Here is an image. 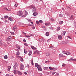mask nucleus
Here are the masks:
<instances>
[{"label":"nucleus","mask_w":76,"mask_h":76,"mask_svg":"<svg viewBox=\"0 0 76 76\" xmlns=\"http://www.w3.org/2000/svg\"><path fill=\"white\" fill-rule=\"evenodd\" d=\"M64 42L63 43V44H67V43L66 42V41H64Z\"/></svg>","instance_id":"obj_35"},{"label":"nucleus","mask_w":76,"mask_h":76,"mask_svg":"<svg viewBox=\"0 0 76 76\" xmlns=\"http://www.w3.org/2000/svg\"><path fill=\"white\" fill-rule=\"evenodd\" d=\"M26 67H28V68H29V66L28 65V64H27L26 66Z\"/></svg>","instance_id":"obj_49"},{"label":"nucleus","mask_w":76,"mask_h":76,"mask_svg":"<svg viewBox=\"0 0 76 76\" xmlns=\"http://www.w3.org/2000/svg\"><path fill=\"white\" fill-rule=\"evenodd\" d=\"M31 47L32 50H37V48H35L34 46H31Z\"/></svg>","instance_id":"obj_10"},{"label":"nucleus","mask_w":76,"mask_h":76,"mask_svg":"<svg viewBox=\"0 0 76 76\" xmlns=\"http://www.w3.org/2000/svg\"><path fill=\"white\" fill-rule=\"evenodd\" d=\"M18 75H22V72H21L18 71Z\"/></svg>","instance_id":"obj_19"},{"label":"nucleus","mask_w":76,"mask_h":76,"mask_svg":"<svg viewBox=\"0 0 76 76\" xmlns=\"http://www.w3.org/2000/svg\"><path fill=\"white\" fill-rule=\"evenodd\" d=\"M5 76H9V74H6Z\"/></svg>","instance_id":"obj_58"},{"label":"nucleus","mask_w":76,"mask_h":76,"mask_svg":"<svg viewBox=\"0 0 76 76\" xmlns=\"http://www.w3.org/2000/svg\"><path fill=\"white\" fill-rule=\"evenodd\" d=\"M2 45V44L1 43V42H0V45Z\"/></svg>","instance_id":"obj_57"},{"label":"nucleus","mask_w":76,"mask_h":76,"mask_svg":"<svg viewBox=\"0 0 76 76\" xmlns=\"http://www.w3.org/2000/svg\"><path fill=\"white\" fill-rule=\"evenodd\" d=\"M25 45H26V46H28V44L26 43H25L24 44Z\"/></svg>","instance_id":"obj_42"},{"label":"nucleus","mask_w":76,"mask_h":76,"mask_svg":"<svg viewBox=\"0 0 76 76\" xmlns=\"http://www.w3.org/2000/svg\"><path fill=\"white\" fill-rule=\"evenodd\" d=\"M24 53L25 54H27V51H26V50L24 49Z\"/></svg>","instance_id":"obj_27"},{"label":"nucleus","mask_w":76,"mask_h":76,"mask_svg":"<svg viewBox=\"0 0 76 76\" xmlns=\"http://www.w3.org/2000/svg\"><path fill=\"white\" fill-rule=\"evenodd\" d=\"M13 72L14 74H17V72H16V70H14Z\"/></svg>","instance_id":"obj_28"},{"label":"nucleus","mask_w":76,"mask_h":76,"mask_svg":"<svg viewBox=\"0 0 76 76\" xmlns=\"http://www.w3.org/2000/svg\"><path fill=\"white\" fill-rule=\"evenodd\" d=\"M46 36H47L48 37V36H49V32H46Z\"/></svg>","instance_id":"obj_21"},{"label":"nucleus","mask_w":76,"mask_h":76,"mask_svg":"<svg viewBox=\"0 0 76 76\" xmlns=\"http://www.w3.org/2000/svg\"><path fill=\"white\" fill-rule=\"evenodd\" d=\"M66 66V64H63V65L62 66V67H65Z\"/></svg>","instance_id":"obj_33"},{"label":"nucleus","mask_w":76,"mask_h":76,"mask_svg":"<svg viewBox=\"0 0 76 76\" xmlns=\"http://www.w3.org/2000/svg\"><path fill=\"white\" fill-rule=\"evenodd\" d=\"M4 59H5V60H6V59H7V56L5 55L4 56Z\"/></svg>","instance_id":"obj_23"},{"label":"nucleus","mask_w":76,"mask_h":76,"mask_svg":"<svg viewBox=\"0 0 76 76\" xmlns=\"http://www.w3.org/2000/svg\"><path fill=\"white\" fill-rule=\"evenodd\" d=\"M37 15H38V13L37 12H34L33 14V16H37Z\"/></svg>","instance_id":"obj_12"},{"label":"nucleus","mask_w":76,"mask_h":76,"mask_svg":"<svg viewBox=\"0 0 76 76\" xmlns=\"http://www.w3.org/2000/svg\"><path fill=\"white\" fill-rule=\"evenodd\" d=\"M30 37H32V36H34V34H30Z\"/></svg>","instance_id":"obj_48"},{"label":"nucleus","mask_w":76,"mask_h":76,"mask_svg":"<svg viewBox=\"0 0 76 76\" xmlns=\"http://www.w3.org/2000/svg\"><path fill=\"white\" fill-rule=\"evenodd\" d=\"M29 53H32V51H29Z\"/></svg>","instance_id":"obj_62"},{"label":"nucleus","mask_w":76,"mask_h":76,"mask_svg":"<svg viewBox=\"0 0 76 76\" xmlns=\"http://www.w3.org/2000/svg\"><path fill=\"white\" fill-rule=\"evenodd\" d=\"M66 34V31H63L62 32L61 35L62 36H64L65 34Z\"/></svg>","instance_id":"obj_9"},{"label":"nucleus","mask_w":76,"mask_h":76,"mask_svg":"<svg viewBox=\"0 0 76 76\" xmlns=\"http://www.w3.org/2000/svg\"><path fill=\"white\" fill-rule=\"evenodd\" d=\"M54 68H52L51 67H49V69L50 70H54Z\"/></svg>","instance_id":"obj_24"},{"label":"nucleus","mask_w":76,"mask_h":76,"mask_svg":"<svg viewBox=\"0 0 76 76\" xmlns=\"http://www.w3.org/2000/svg\"><path fill=\"white\" fill-rule=\"evenodd\" d=\"M17 48H18V49H20V46L17 45Z\"/></svg>","instance_id":"obj_30"},{"label":"nucleus","mask_w":76,"mask_h":76,"mask_svg":"<svg viewBox=\"0 0 76 76\" xmlns=\"http://www.w3.org/2000/svg\"><path fill=\"white\" fill-rule=\"evenodd\" d=\"M17 66H18V64H15L13 66V69H16Z\"/></svg>","instance_id":"obj_7"},{"label":"nucleus","mask_w":76,"mask_h":76,"mask_svg":"<svg viewBox=\"0 0 76 76\" xmlns=\"http://www.w3.org/2000/svg\"><path fill=\"white\" fill-rule=\"evenodd\" d=\"M44 70H47L48 69V67H44L43 68Z\"/></svg>","instance_id":"obj_18"},{"label":"nucleus","mask_w":76,"mask_h":76,"mask_svg":"<svg viewBox=\"0 0 76 76\" xmlns=\"http://www.w3.org/2000/svg\"><path fill=\"white\" fill-rule=\"evenodd\" d=\"M58 38L59 39H61L62 38V36L61 35H58Z\"/></svg>","instance_id":"obj_14"},{"label":"nucleus","mask_w":76,"mask_h":76,"mask_svg":"<svg viewBox=\"0 0 76 76\" xmlns=\"http://www.w3.org/2000/svg\"><path fill=\"white\" fill-rule=\"evenodd\" d=\"M25 12H26L25 15H28V12H27L26 11H25Z\"/></svg>","instance_id":"obj_54"},{"label":"nucleus","mask_w":76,"mask_h":76,"mask_svg":"<svg viewBox=\"0 0 76 76\" xmlns=\"http://www.w3.org/2000/svg\"><path fill=\"white\" fill-rule=\"evenodd\" d=\"M65 54L67 56H68V55H70V53L69 52H66Z\"/></svg>","instance_id":"obj_17"},{"label":"nucleus","mask_w":76,"mask_h":76,"mask_svg":"<svg viewBox=\"0 0 76 76\" xmlns=\"http://www.w3.org/2000/svg\"><path fill=\"white\" fill-rule=\"evenodd\" d=\"M24 69H25V67H24V65H23V64H20V69L21 70H24Z\"/></svg>","instance_id":"obj_4"},{"label":"nucleus","mask_w":76,"mask_h":76,"mask_svg":"<svg viewBox=\"0 0 76 76\" xmlns=\"http://www.w3.org/2000/svg\"><path fill=\"white\" fill-rule=\"evenodd\" d=\"M7 68L8 71H10L11 69V66H7Z\"/></svg>","instance_id":"obj_13"},{"label":"nucleus","mask_w":76,"mask_h":76,"mask_svg":"<svg viewBox=\"0 0 76 76\" xmlns=\"http://www.w3.org/2000/svg\"><path fill=\"white\" fill-rule=\"evenodd\" d=\"M60 27H58L57 29V31H59L60 30Z\"/></svg>","instance_id":"obj_32"},{"label":"nucleus","mask_w":76,"mask_h":76,"mask_svg":"<svg viewBox=\"0 0 76 76\" xmlns=\"http://www.w3.org/2000/svg\"><path fill=\"white\" fill-rule=\"evenodd\" d=\"M20 54V53H19V50H18V52H16V55L17 56H19Z\"/></svg>","instance_id":"obj_16"},{"label":"nucleus","mask_w":76,"mask_h":76,"mask_svg":"<svg viewBox=\"0 0 76 76\" xmlns=\"http://www.w3.org/2000/svg\"><path fill=\"white\" fill-rule=\"evenodd\" d=\"M25 37L27 38H30V36L28 35H25Z\"/></svg>","instance_id":"obj_34"},{"label":"nucleus","mask_w":76,"mask_h":76,"mask_svg":"<svg viewBox=\"0 0 76 76\" xmlns=\"http://www.w3.org/2000/svg\"><path fill=\"white\" fill-rule=\"evenodd\" d=\"M63 23V21H61L59 22V25H62Z\"/></svg>","instance_id":"obj_20"},{"label":"nucleus","mask_w":76,"mask_h":76,"mask_svg":"<svg viewBox=\"0 0 76 76\" xmlns=\"http://www.w3.org/2000/svg\"><path fill=\"white\" fill-rule=\"evenodd\" d=\"M36 23L37 24V25H38L39 23V22L38 21H36Z\"/></svg>","instance_id":"obj_37"},{"label":"nucleus","mask_w":76,"mask_h":76,"mask_svg":"<svg viewBox=\"0 0 76 76\" xmlns=\"http://www.w3.org/2000/svg\"><path fill=\"white\" fill-rule=\"evenodd\" d=\"M67 37H68V38H69L70 39H71V37L69 36H67Z\"/></svg>","instance_id":"obj_53"},{"label":"nucleus","mask_w":76,"mask_h":76,"mask_svg":"<svg viewBox=\"0 0 76 76\" xmlns=\"http://www.w3.org/2000/svg\"><path fill=\"white\" fill-rule=\"evenodd\" d=\"M64 54H66V52H64V51H63L62 52Z\"/></svg>","instance_id":"obj_50"},{"label":"nucleus","mask_w":76,"mask_h":76,"mask_svg":"<svg viewBox=\"0 0 76 76\" xmlns=\"http://www.w3.org/2000/svg\"><path fill=\"white\" fill-rule=\"evenodd\" d=\"M30 8H31V9H32V12H35L37 10V9H36V7H35L34 6L31 5L30 6Z\"/></svg>","instance_id":"obj_1"},{"label":"nucleus","mask_w":76,"mask_h":76,"mask_svg":"<svg viewBox=\"0 0 76 76\" xmlns=\"http://www.w3.org/2000/svg\"><path fill=\"white\" fill-rule=\"evenodd\" d=\"M49 29H52V30H53V28H51V27H49Z\"/></svg>","instance_id":"obj_52"},{"label":"nucleus","mask_w":76,"mask_h":76,"mask_svg":"<svg viewBox=\"0 0 76 76\" xmlns=\"http://www.w3.org/2000/svg\"><path fill=\"white\" fill-rule=\"evenodd\" d=\"M1 19L2 20H3V19H4V18H3V17H2V18H1Z\"/></svg>","instance_id":"obj_60"},{"label":"nucleus","mask_w":76,"mask_h":76,"mask_svg":"<svg viewBox=\"0 0 76 76\" xmlns=\"http://www.w3.org/2000/svg\"><path fill=\"white\" fill-rule=\"evenodd\" d=\"M39 22L41 23H43V21L42 20H39Z\"/></svg>","instance_id":"obj_36"},{"label":"nucleus","mask_w":76,"mask_h":76,"mask_svg":"<svg viewBox=\"0 0 76 76\" xmlns=\"http://www.w3.org/2000/svg\"><path fill=\"white\" fill-rule=\"evenodd\" d=\"M72 58H70L68 60H67V61H72Z\"/></svg>","instance_id":"obj_40"},{"label":"nucleus","mask_w":76,"mask_h":76,"mask_svg":"<svg viewBox=\"0 0 76 76\" xmlns=\"http://www.w3.org/2000/svg\"><path fill=\"white\" fill-rule=\"evenodd\" d=\"M31 64L32 65H34V63H33V61H31Z\"/></svg>","instance_id":"obj_46"},{"label":"nucleus","mask_w":76,"mask_h":76,"mask_svg":"<svg viewBox=\"0 0 76 76\" xmlns=\"http://www.w3.org/2000/svg\"><path fill=\"white\" fill-rule=\"evenodd\" d=\"M39 54V52L38 50H36L34 53V54Z\"/></svg>","instance_id":"obj_5"},{"label":"nucleus","mask_w":76,"mask_h":76,"mask_svg":"<svg viewBox=\"0 0 76 76\" xmlns=\"http://www.w3.org/2000/svg\"><path fill=\"white\" fill-rule=\"evenodd\" d=\"M35 67H37V68L38 67H39L40 65H38V64L37 63H36L35 64Z\"/></svg>","instance_id":"obj_11"},{"label":"nucleus","mask_w":76,"mask_h":76,"mask_svg":"<svg viewBox=\"0 0 76 76\" xmlns=\"http://www.w3.org/2000/svg\"><path fill=\"white\" fill-rule=\"evenodd\" d=\"M24 74L25 75H26L27 74V73L26 72H24Z\"/></svg>","instance_id":"obj_64"},{"label":"nucleus","mask_w":76,"mask_h":76,"mask_svg":"<svg viewBox=\"0 0 76 76\" xmlns=\"http://www.w3.org/2000/svg\"><path fill=\"white\" fill-rule=\"evenodd\" d=\"M20 60L21 61H23V59L22 57H20Z\"/></svg>","instance_id":"obj_31"},{"label":"nucleus","mask_w":76,"mask_h":76,"mask_svg":"<svg viewBox=\"0 0 76 76\" xmlns=\"http://www.w3.org/2000/svg\"><path fill=\"white\" fill-rule=\"evenodd\" d=\"M23 41L24 42H26V40L25 39H24L23 40Z\"/></svg>","instance_id":"obj_59"},{"label":"nucleus","mask_w":76,"mask_h":76,"mask_svg":"<svg viewBox=\"0 0 76 76\" xmlns=\"http://www.w3.org/2000/svg\"><path fill=\"white\" fill-rule=\"evenodd\" d=\"M13 29L14 31H15V29H16L17 28H16V27H13Z\"/></svg>","instance_id":"obj_29"},{"label":"nucleus","mask_w":76,"mask_h":76,"mask_svg":"<svg viewBox=\"0 0 76 76\" xmlns=\"http://www.w3.org/2000/svg\"><path fill=\"white\" fill-rule=\"evenodd\" d=\"M46 56H47V57H48V56H50V54L49 53H47L46 54Z\"/></svg>","instance_id":"obj_22"},{"label":"nucleus","mask_w":76,"mask_h":76,"mask_svg":"<svg viewBox=\"0 0 76 76\" xmlns=\"http://www.w3.org/2000/svg\"><path fill=\"white\" fill-rule=\"evenodd\" d=\"M12 40V37L9 36L7 37V41L9 42V41H11Z\"/></svg>","instance_id":"obj_3"},{"label":"nucleus","mask_w":76,"mask_h":76,"mask_svg":"<svg viewBox=\"0 0 76 76\" xmlns=\"http://www.w3.org/2000/svg\"><path fill=\"white\" fill-rule=\"evenodd\" d=\"M59 76V73H56L55 75V76Z\"/></svg>","instance_id":"obj_39"},{"label":"nucleus","mask_w":76,"mask_h":76,"mask_svg":"<svg viewBox=\"0 0 76 76\" xmlns=\"http://www.w3.org/2000/svg\"><path fill=\"white\" fill-rule=\"evenodd\" d=\"M11 34L12 35H14V33L13 32H10Z\"/></svg>","instance_id":"obj_41"},{"label":"nucleus","mask_w":76,"mask_h":76,"mask_svg":"<svg viewBox=\"0 0 76 76\" xmlns=\"http://www.w3.org/2000/svg\"><path fill=\"white\" fill-rule=\"evenodd\" d=\"M43 28H44V29H45V27L44 26H42Z\"/></svg>","instance_id":"obj_55"},{"label":"nucleus","mask_w":76,"mask_h":76,"mask_svg":"<svg viewBox=\"0 0 76 76\" xmlns=\"http://www.w3.org/2000/svg\"><path fill=\"white\" fill-rule=\"evenodd\" d=\"M8 20H10V21H11V22H13V20L12 18L10 17H9L8 18Z\"/></svg>","instance_id":"obj_15"},{"label":"nucleus","mask_w":76,"mask_h":76,"mask_svg":"<svg viewBox=\"0 0 76 76\" xmlns=\"http://www.w3.org/2000/svg\"><path fill=\"white\" fill-rule=\"evenodd\" d=\"M8 17H9V16L7 15H6L4 17V19H7V18H8Z\"/></svg>","instance_id":"obj_25"},{"label":"nucleus","mask_w":76,"mask_h":76,"mask_svg":"<svg viewBox=\"0 0 76 76\" xmlns=\"http://www.w3.org/2000/svg\"><path fill=\"white\" fill-rule=\"evenodd\" d=\"M23 12L22 11H19L18 12L17 15L18 16H22Z\"/></svg>","instance_id":"obj_2"},{"label":"nucleus","mask_w":76,"mask_h":76,"mask_svg":"<svg viewBox=\"0 0 76 76\" xmlns=\"http://www.w3.org/2000/svg\"><path fill=\"white\" fill-rule=\"evenodd\" d=\"M28 56H31V53H29V54H28Z\"/></svg>","instance_id":"obj_61"},{"label":"nucleus","mask_w":76,"mask_h":76,"mask_svg":"<svg viewBox=\"0 0 76 76\" xmlns=\"http://www.w3.org/2000/svg\"><path fill=\"white\" fill-rule=\"evenodd\" d=\"M4 9L5 10H7L8 11H9L10 10H8V9H7V8H4Z\"/></svg>","instance_id":"obj_38"},{"label":"nucleus","mask_w":76,"mask_h":76,"mask_svg":"<svg viewBox=\"0 0 76 76\" xmlns=\"http://www.w3.org/2000/svg\"><path fill=\"white\" fill-rule=\"evenodd\" d=\"M69 20H74V19H73V18H72V17H71V18H69Z\"/></svg>","instance_id":"obj_45"},{"label":"nucleus","mask_w":76,"mask_h":76,"mask_svg":"<svg viewBox=\"0 0 76 76\" xmlns=\"http://www.w3.org/2000/svg\"><path fill=\"white\" fill-rule=\"evenodd\" d=\"M63 56V54H60L59 55V57H61Z\"/></svg>","instance_id":"obj_26"},{"label":"nucleus","mask_w":76,"mask_h":76,"mask_svg":"<svg viewBox=\"0 0 76 76\" xmlns=\"http://www.w3.org/2000/svg\"><path fill=\"white\" fill-rule=\"evenodd\" d=\"M59 16L60 17H62V16H63V15H61V14H60L59 15Z\"/></svg>","instance_id":"obj_43"},{"label":"nucleus","mask_w":76,"mask_h":76,"mask_svg":"<svg viewBox=\"0 0 76 76\" xmlns=\"http://www.w3.org/2000/svg\"><path fill=\"white\" fill-rule=\"evenodd\" d=\"M45 24L46 26H50L51 25L50 23H45Z\"/></svg>","instance_id":"obj_6"},{"label":"nucleus","mask_w":76,"mask_h":76,"mask_svg":"<svg viewBox=\"0 0 76 76\" xmlns=\"http://www.w3.org/2000/svg\"><path fill=\"white\" fill-rule=\"evenodd\" d=\"M55 74V72H53V75H54Z\"/></svg>","instance_id":"obj_63"},{"label":"nucleus","mask_w":76,"mask_h":76,"mask_svg":"<svg viewBox=\"0 0 76 76\" xmlns=\"http://www.w3.org/2000/svg\"><path fill=\"white\" fill-rule=\"evenodd\" d=\"M71 18H73V19H74V18H73V15H71Z\"/></svg>","instance_id":"obj_44"},{"label":"nucleus","mask_w":76,"mask_h":76,"mask_svg":"<svg viewBox=\"0 0 76 76\" xmlns=\"http://www.w3.org/2000/svg\"><path fill=\"white\" fill-rule=\"evenodd\" d=\"M37 69H38V70H39V71H42V68L41 67L40 65L38 67Z\"/></svg>","instance_id":"obj_8"},{"label":"nucleus","mask_w":76,"mask_h":76,"mask_svg":"<svg viewBox=\"0 0 76 76\" xmlns=\"http://www.w3.org/2000/svg\"><path fill=\"white\" fill-rule=\"evenodd\" d=\"M8 22V21H7V20H5L4 21V22H5V23H6V22Z\"/></svg>","instance_id":"obj_51"},{"label":"nucleus","mask_w":76,"mask_h":76,"mask_svg":"<svg viewBox=\"0 0 76 76\" xmlns=\"http://www.w3.org/2000/svg\"><path fill=\"white\" fill-rule=\"evenodd\" d=\"M49 48H54V47H53V46H50L49 47Z\"/></svg>","instance_id":"obj_47"},{"label":"nucleus","mask_w":76,"mask_h":76,"mask_svg":"<svg viewBox=\"0 0 76 76\" xmlns=\"http://www.w3.org/2000/svg\"><path fill=\"white\" fill-rule=\"evenodd\" d=\"M17 6H18V4H16L15 5V7H17Z\"/></svg>","instance_id":"obj_56"}]
</instances>
